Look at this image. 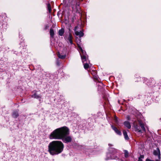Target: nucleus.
I'll list each match as a JSON object with an SVG mask.
<instances>
[{
  "mask_svg": "<svg viewBox=\"0 0 161 161\" xmlns=\"http://www.w3.org/2000/svg\"><path fill=\"white\" fill-rule=\"evenodd\" d=\"M69 134V129L66 126H64L54 130L50 134L49 138L50 139H62L64 142H69L72 140L70 136H67Z\"/></svg>",
  "mask_w": 161,
  "mask_h": 161,
  "instance_id": "nucleus-1",
  "label": "nucleus"
},
{
  "mask_svg": "<svg viewBox=\"0 0 161 161\" xmlns=\"http://www.w3.org/2000/svg\"><path fill=\"white\" fill-rule=\"evenodd\" d=\"M64 147V144L61 142L54 141L49 143L48 151L51 155H54L61 153Z\"/></svg>",
  "mask_w": 161,
  "mask_h": 161,
  "instance_id": "nucleus-2",
  "label": "nucleus"
},
{
  "mask_svg": "<svg viewBox=\"0 0 161 161\" xmlns=\"http://www.w3.org/2000/svg\"><path fill=\"white\" fill-rule=\"evenodd\" d=\"M133 125L136 132L140 133L145 132L146 130L144 126V124L141 121L139 120L138 121H135L133 123Z\"/></svg>",
  "mask_w": 161,
  "mask_h": 161,
  "instance_id": "nucleus-3",
  "label": "nucleus"
},
{
  "mask_svg": "<svg viewBox=\"0 0 161 161\" xmlns=\"http://www.w3.org/2000/svg\"><path fill=\"white\" fill-rule=\"evenodd\" d=\"M117 152V150L113 148H110L109 149V152L107 153L106 160L109 159H115L117 158V156L115 155Z\"/></svg>",
  "mask_w": 161,
  "mask_h": 161,
  "instance_id": "nucleus-4",
  "label": "nucleus"
},
{
  "mask_svg": "<svg viewBox=\"0 0 161 161\" xmlns=\"http://www.w3.org/2000/svg\"><path fill=\"white\" fill-rule=\"evenodd\" d=\"M79 48L80 49L79 52L81 57V59L83 63H84V62L86 60V53L85 51H84L82 50V48L80 46H79Z\"/></svg>",
  "mask_w": 161,
  "mask_h": 161,
  "instance_id": "nucleus-5",
  "label": "nucleus"
},
{
  "mask_svg": "<svg viewBox=\"0 0 161 161\" xmlns=\"http://www.w3.org/2000/svg\"><path fill=\"white\" fill-rule=\"evenodd\" d=\"M65 39L67 41L68 43H70L71 44L73 43L72 38L73 37L72 35L69 33L66 35L65 37Z\"/></svg>",
  "mask_w": 161,
  "mask_h": 161,
  "instance_id": "nucleus-6",
  "label": "nucleus"
},
{
  "mask_svg": "<svg viewBox=\"0 0 161 161\" xmlns=\"http://www.w3.org/2000/svg\"><path fill=\"white\" fill-rule=\"evenodd\" d=\"M77 29V27H75L74 29V31L75 35L77 36H79L80 37L83 36L84 35V33L83 32L81 31H80L79 32L77 31H76Z\"/></svg>",
  "mask_w": 161,
  "mask_h": 161,
  "instance_id": "nucleus-7",
  "label": "nucleus"
},
{
  "mask_svg": "<svg viewBox=\"0 0 161 161\" xmlns=\"http://www.w3.org/2000/svg\"><path fill=\"white\" fill-rule=\"evenodd\" d=\"M111 127L112 129L115 131L117 134L119 135H121V132L116 127L114 126L113 125H112Z\"/></svg>",
  "mask_w": 161,
  "mask_h": 161,
  "instance_id": "nucleus-8",
  "label": "nucleus"
},
{
  "mask_svg": "<svg viewBox=\"0 0 161 161\" xmlns=\"http://www.w3.org/2000/svg\"><path fill=\"white\" fill-rule=\"evenodd\" d=\"M124 125L127 128L130 129L131 125L130 123L128 121H125L124 123Z\"/></svg>",
  "mask_w": 161,
  "mask_h": 161,
  "instance_id": "nucleus-9",
  "label": "nucleus"
},
{
  "mask_svg": "<svg viewBox=\"0 0 161 161\" xmlns=\"http://www.w3.org/2000/svg\"><path fill=\"white\" fill-rule=\"evenodd\" d=\"M160 150L158 148H157L156 150H155L153 152V154L155 155H158V158L160 157Z\"/></svg>",
  "mask_w": 161,
  "mask_h": 161,
  "instance_id": "nucleus-10",
  "label": "nucleus"
},
{
  "mask_svg": "<svg viewBox=\"0 0 161 161\" xmlns=\"http://www.w3.org/2000/svg\"><path fill=\"white\" fill-rule=\"evenodd\" d=\"M152 79L151 78L149 80L148 79H146V80L145 81V83L148 86H151V83L152 82Z\"/></svg>",
  "mask_w": 161,
  "mask_h": 161,
  "instance_id": "nucleus-11",
  "label": "nucleus"
},
{
  "mask_svg": "<svg viewBox=\"0 0 161 161\" xmlns=\"http://www.w3.org/2000/svg\"><path fill=\"white\" fill-rule=\"evenodd\" d=\"M57 54L58 57L60 58L64 59L66 57L65 55H61L59 52L57 53Z\"/></svg>",
  "mask_w": 161,
  "mask_h": 161,
  "instance_id": "nucleus-12",
  "label": "nucleus"
},
{
  "mask_svg": "<svg viewBox=\"0 0 161 161\" xmlns=\"http://www.w3.org/2000/svg\"><path fill=\"white\" fill-rule=\"evenodd\" d=\"M123 134L124 136V137L125 140H128L129 138L128 136L127 133L125 130H124L123 132Z\"/></svg>",
  "mask_w": 161,
  "mask_h": 161,
  "instance_id": "nucleus-13",
  "label": "nucleus"
},
{
  "mask_svg": "<svg viewBox=\"0 0 161 161\" xmlns=\"http://www.w3.org/2000/svg\"><path fill=\"white\" fill-rule=\"evenodd\" d=\"M32 97L36 98H41V96L37 94L36 92L34 93L33 94L32 96Z\"/></svg>",
  "mask_w": 161,
  "mask_h": 161,
  "instance_id": "nucleus-14",
  "label": "nucleus"
},
{
  "mask_svg": "<svg viewBox=\"0 0 161 161\" xmlns=\"http://www.w3.org/2000/svg\"><path fill=\"white\" fill-rule=\"evenodd\" d=\"M12 116L13 117L16 118L19 116L18 112L17 111H14L13 113Z\"/></svg>",
  "mask_w": 161,
  "mask_h": 161,
  "instance_id": "nucleus-15",
  "label": "nucleus"
},
{
  "mask_svg": "<svg viewBox=\"0 0 161 161\" xmlns=\"http://www.w3.org/2000/svg\"><path fill=\"white\" fill-rule=\"evenodd\" d=\"M50 33L51 37H53L54 34V32L53 29V28H51L50 30Z\"/></svg>",
  "mask_w": 161,
  "mask_h": 161,
  "instance_id": "nucleus-16",
  "label": "nucleus"
},
{
  "mask_svg": "<svg viewBox=\"0 0 161 161\" xmlns=\"http://www.w3.org/2000/svg\"><path fill=\"white\" fill-rule=\"evenodd\" d=\"M64 29H61L58 31L59 35L60 36H62L64 33Z\"/></svg>",
  "mask_w": 161,
  "mask_h": 161,
  "instance_id": "nucleus-17",
  "label": "nucleus"
},
{
  "mask_svg": "<svg viewBox=\"0 0 161 161\" xmlns=\"http://www.w3.org/2000/svg\"><path fill=\"white\" fill-rule=\"evenodd\" d=\"M125 156V158H127L129 156V153L127 151L125 150L124 151Z\"/></svg>",
  "mask_w": 161,
  "mask_h": 161,
  "instance_id": "nucleus-18",
  "label": "nucleus"
},
{
  "mask_svg": "<svg viewBox=\"0 0 161 161\" xmlns=\"http://www.w3.org/2000/svg\"><path fill=\"white\" fill-rule=\"evenodd\" d=\"M47 8L49 12H51V6L50 4L48 3L47 5Z\"/></svg>",
  "mask_w": 161,
  "mask_h": 161,
  "instance_id": "nucleus-19",
  "label": "nucleus"
},
{
  "mask_svg": "<svg viewBox=\"0 0 161 161\" xmlns=\"http://www.w3.org/2000/svg\"><path fill=\"white\" fill-rule=\"evenodd\" d=\"M84 66L85 69H87L89 67L88 64L87 63H85L84 64Z\"/></svg>",
  "mask_w": 161,
  "mask_h": 161,
  "instance_id": "nucleus-20",
  "label": "nucleus"
},
{
  "mask_svg": "<svg viewBox=\"0 0 161 161\" xmlns=\"http://www.w3.org/2000/svg\"><path fill=\"white\" fill-rule=\"evenodd\" d=\"M126 118L128 120H130V117L129 116H127L126 117Z\"/></svg>",
  "mask_w": 161,
  "mask_h": 161,
  "instance_id": "nucleus-21",
  "label": "nucleus"
},
{
  "mask_svg": "<svg viewBox=\"0 0 161 161\" xmlns=\"http://www.w3.org/2000/svg\"><path fill=\"white\" fill-rule=\"evenodd\" d=\"M138 161H142V159L141 158H139Z\"/></svg>",
  "mask_w": 161,
  "mask_h": 161,
  "instance_id": "nucleus-22",
  "label": "nucleus"
},
{
  "mask_svg": "<svg viewBox=\"0 0 161 161\" xmlns=\"http://www.w3.org/2000/svg\"><path fill=\"white\" fill-rule=\"evenodd\" d=\"M139 158H141L142 159V158H144V156H143V155H141V156H140V157Z\"/></svg>",
  "mask_w": 161,
  "mask_h": 161,
  "instance_id": "nucleus-23",
  "label": "nucleus"
},
{
  "mask_svg": "<svg viewBox=\"0 0 161 161\" xmlns=\"http://www.w3.org/2000/svg\"><path fill=\"white\" fill-rule=\"evenodd\" d=\"M151 160L149 159H147L146 161H151Z\"/></svg>",
  "mask_w": 161,
  "mask_h": 161,
  "instance_id": "nucleus-24",
  "label": "nucleus"
},
{
  "mask_svg": "<svg viewBox=\"0 0 161 161\" xmlns=\"http://www.w3.org/2000/svg\"><path fill=\"white\" fill-rule=\"evenodd\" d=\"M57 65H59V64H57Z\"/></svg>",
  "mask_w": 161,
  "mask_h": 161,
  "instance_id": "nucleus-25",
  "label": "nucleus"
}]
</instances>
